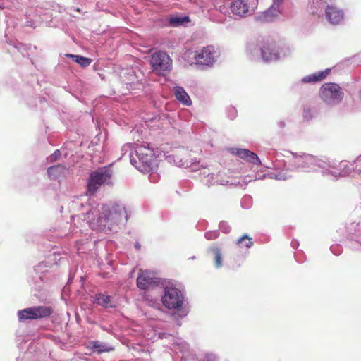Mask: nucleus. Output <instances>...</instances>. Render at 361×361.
I'll return each instance as SVG.
<instances>
[{"instance_id": "nucleus-7", "label": "nucleus", "mask_w": 361, "mask_h": 361, "mask_svg": "<svg viewBox=\"0 0 361 361\" xmlns=\"http://www.w3.org/2000/svg\"><path fill=\"white\" fill-rule=\"evenodd\" d=\"M54 310L50 306H33L18 310L17 312L19 322L36 320L49 317Z\"/></svg>"}, {"instance_id": "nucleus-50", "label": "nucleus", "mask_w": 361, "mask_h": 361, "mask_svg": "<svg viewBox=\"0 0 361 361\" xmlns=\"http://www.w3.org/2000/svg\"><path fill=\"white\" fill-rule=\"evenodd\" d=\"M359 97L361 99V88H360V90L359 91Z\"/></svg>"}, {"instance_id": "nucleus-18", "label": "nucleus", "mask_w": 361, "mask_h": 361, "mask_svg": "<svg viewBox=\"0 0 361 361\" xmlns=\"http://www.w3.org/2000/svg\"><path fill=\"white\" fill-rule=\"evenodd\" d=\"M327 166L325 169H333L330 171V173L334 177L337 176H345L348 174L350 169L348 168V162L346 161H342L338 164V169L335 167V163L330 164L327 162Z\"/></svg>"}, {"instance_id": "nucleus-23", "label": "nucleus", "mask_w": 361, "mask_h": 361, "mask_svg": "<svg viewBox=\"0 0 361 361\" xmlns=\"http://www.w3.org/2000/svg\"><path fill=\"white\" fill-rule=\"evenodd\" d=\"M209 252L214 256V266L216 269L222 267V252L221 250L216 245H212L208 250Z\"/></svg>"}, {"instance_id": "nucleus-47", "label": "nucleus", "mask_w": 361, "mask_h": 361, "mask_svg": "<svg viewBox=\"0 0 361 361\" xmlns=\"http://www.w3.org/2000/svg\"><path fill=\"white\" fill-rule=\"evenodd\" d=\"M277 125L280 128H283L285 126V123L283 121H279Z\"/></svg>"}, {"instance_id": "nucleus-30", "label": "nucleus", "mask_w": 361, "mask_h": 361, "mask_svg": "<svg viewBox=\"0 0 361 361\" xmlns=\"http://www.w3.org/2000/svg\"><path fill=\"white\" fill-rule=\"evenodd\" d=\"M166 158L169 162H171L173 161V163L178 166H182V167H188V164L187 161H183V159H179V157L177 156H168Z\"/></svg>"}, {"instance_id": "nucleus-42", "label": "nucleus", "mask_w": 361, "mask_h": 361, "mask_svg": "<svg viewBox=\"0 0 361 361\" xmlns=\"http://www.w3.org/2000/svg\"><path fill=\"white\" fill-rule=\"evenodd\" d=\"M303 116L305 118L307 119H311L312 116L311 114V110L309 108H305L304 109V111H303Z\"/></svg>"}, {"instance_id": "nucleus-20", "label": "nucleus", "mask_w": 361, "mask_h": 361, "mask_svg": "<svg viewBox=\"0 0 361 361\" xmlns=\"http://www.w3.org/2000/svg\"><path fill=\"white\" fill-rule=\"evenodd\" d=\"M176 99L184 106H189L192 104V100L183 87L175 86L173 89Z\"/></svg>"}, {"instance_id": "nucleus-3", "label": "nucleus", "mask_w": 361, "mask_h": 361, "mask_svg": "<svg viewBox=\"0 0 361 361\" xmlns=\"http://www.w3.org/2000/svg\"><path fill=\"white\" fill-rule=\"evenodd\" d=\"M327 165L325 160L311 154L292 153V157L288 159L286 167L290 171H309L315 170L317 168L325 169Z\"/></svg>"}, {"instance_id": "nucleus-19", "label": "nucleus", "mask_w": 361, "mask_h": 361, "mask_svg": "<svg viewBox=\"0 0 361 361\" xmlns=\"http://www.w3.org/2000/svg\"><path fill=\"white\" fill-rule=\"evenodd\" d=\"M331 70L326 68L324 71H317L306 75L301 79V82L303 83H316L317 82L323 80L330 73Z\"/></svg>"}, {"instance_id": "nucleus-11", "label": "nucleus", "mask_w": 361, "mask_h": 361, "mask_svg": "<svg viewBox=\"0 0 361 361\" xmlns=\"http://www.w3.org/2000/svg\"><path fill=\"white\" fill-rule=\"evenodd\" d=\"M257 0H233L230 6L231 13L239 17L251 15L257 7Z\"/></svg>"}, {"instance_id": "nucleus-45", "label": "nucleus", "mask_w": 361, "mask_h": 361, "mask_svg": "<svg viewBox=\"0 0 361 361\" xmlns=\"http://www.w3.org/2000/svg\"><path fill=\"white\" fill-rule=\"evenodd\" d=\"M299 246V243L298 240H293L291 242V247L293 248V249H297Z\"/></svg>"}, {"instance_id": "nucleus-32", "label": "nucleus", "mask_w": 361, "mask_h": 361, "mask_svg": "<svg viewBox=\"0 0 361 361\" xmlns=\"http://www.w3.org/2000/svg\"><path fill=\"white\" fill-rule=\"evenodd\" d=\"M270 178L276 179L278 180H285L289 177L286 176L283 171H280L277 173H271L269 175Z\"/></svg>"}, {"instance_id": "nucleus-13", "label": "nucleus", "mask_w": 361, "mask_h": 361, "mask_svg": "<svg viewBox=\"0 0 361 361\" xmlns=\"http://www.w3.org/2000/svg\"><path fill=\"white\" fill-rule=\"evenodd\" d=\"M283 0H273V4L269 8L258 16V19L262 22H271L281 12Z\"/></svg>"}, {"instance_id": "nucleus-51", "label": "nucleus", "mask_w": 361, "mask_h": 361, "mask_svg": "<svg viewBox=\"0 0 361 361\" xmlns=\"http://www.w3.org/2000/svg\"><path fill=\"white\" fill-rule=\"evenodd\" d=\"M355 240L359 242L360 243V245H361V239L360 240L356 239Z\"/></svg>"}, {"instance_id": "nucleus-8", "label": "nucleus", "mask_w": 361, "mask_h": 361, "mask_svg": "<svg viewBox=\"0 0 361 361\" xmlns=\"http://www.w3.org/2000/svg\"><path fill=\"white\" fill-rule=\"evenodd\" d=\"M150 63L153 71L158 75H164L172 68V60L164 51H159L151 56Z\"/></svg>"}, {"instance_id": "nucleus-5", "label": "nucleus", "mask_w": 361, "mask_h": 361, "mask_svg": "<svg viewBox=\"0 0 361 361\" xmlns=\"http://www.w3.org/2000/svg\"><path fill=\"white\" fill-rule=\"evenodd\" d=\"M112 171L109 166H104L92 171L87 182V191L90 195L94 194L104 185L111 183Z\"/></svg>"}, {"instance_id": "nucleus-35", "label": "nucleus", "mask_w": 361, "mask_h": 361, "mask_svg": "<svg viewBox=\"0 0 361 361\" xmlns=\"http://www.w3.org/2000/svg\"><path fill=\"white\" fill-rule=\"evenodd\" d=\"M219 228L225 233H228L231 231L230 226L225 221H221L219 223Z\"/></svg>"}, {"instance_id": "nucleus-36", "label": "nucleus", "mask_w": 361, "mask_h": 361, "mask_svg": "<svg viewBox=\"0 0 361 361\" xmlns=\"http://www.w3.org/2000/svg\"><path fill=\"white\" fill-rule=\"evenodd\" d=\"M60 156H61V152L59 149H57L48 157L47 160L49 162H54V161H56L59 158Z\"/></svg>"}, {"instance_id": "nucleus-24", "label": "nucleus", "mask_w": 361, "mask_h": 361, "mask_svg": "<svg viewBox=\"0 0 361 361\" xmlns=\"http://www.w3.org/2000/svg\"><path fill=\"white\" fill-rule=\"evenodd\" d=\"M90 343L92 345V350L98 353L109 352L114 350V348L111 345L99 341H92Z\"/></svg>"}, {"instance_id": "nucleus-28", "label": "nucleus", "mask_w": 361, "mask_h": 361, "mask_svg": "<svg viewBox=\"0 0 361 361\" xmlns=\"http://www.w3.org/2000/svg\"><path fill=\"white\" fill-rule=\"evenodd\" d=\"M236 244L241 248L245 247L248 249L253 245V241L247 235H244L237 240Z\"/></svg>"}, {"instance_id": "nucleus-25", "label": "nucleus", "mask_w": 361, "mask_h": 361, "mask_svg": "<svg viewBox=\"0 0 361 361\" xmlns=\"http://www.w3.org/2000/svg\"><path fill=\"white\" fill-rule=\"evenodd\" d=\"M215 173H211L208 169H204L200 172L202 180L208 186L216 185Z\"/></svg>"}, {"instance_id": "nucleus-26", "label": "nucleus", "mask_w": 361, "mask_h": 361, "mask_svg": "<svg viewBox=\"0 0 361 361\" xmlns=\"http://www.w3.org/2000/svg\"><path fill=\"white\" fill-rule=\"evenodd\" d=\"M190 18L188 16H171L169 18V23L171 26L176 27L188 23Z\"/></svg>"}, {"instance_id": "nucleus-46", "label": "nucleus", "mask_w": 361, "mask_h": 361, "mask_svg": "<svg viewBox=\"0 0 361 361\" xmlns=\"http://www.w3.org/2000/svg\"><path fill=\"white\" fill-rule=\"evenodd\" d=\"M168 336H171V335H169V334H166V333H159V336H159V338L160 339H163V338H166Z\"/></svg>"}, {"instance_id": "nucleus-12", "label": "nucleus", "mask_w": 361, "mask_h": 361, "mask_svg": "<svg viewBox=\"0 0 361 361\" xmlns=\"http://www.w3.org/2000/svg\"><path fill=\"white\" fill-rule=\"evenodd\" d=\"M164 279L154 276V273L145 270L141 271L137 279V286L142 290H146L151 286L161 285Z\"/></svg>"}, {"instance_id": "nucleus-10", "label": "nucleus", "mask_w": 361, "mask_h": 361, "mask_svg": "<svg viewBox=\"0 0 361 361\" xmlns=\"http://www.w3.org/2000/svg\"><path fill=\"white\" fill-rule=\"evenodd\" d=\"M259 49L261 57L266 62L275 61L286 56L282 49L273 41L262 42Z\"/></svg>"}, {"instance_id": "nucleus-14", "label": "nucleus", "mask_w": 361, "mask_h": 361, "mask_svg": "<svg viewBox=\"0 0 361 361\" xmlns=\"http://www.w3.org/2000/svg\"><path fill=\"white\" fill-rule=\"evenodd\" d=\"M324 16L329 23L338 25L343 21L344 14L343 10L340 9L332 2L324 11Z\"/></svg>"}, {"instance_id": "nucleus-37", "label": "nucleus", "mask_w": 361, "mask_h": 361, "mask_svg": "<svg viewBox=\"0 0 361 361\" xmlns=\"http://www.w3.org/2000/svg\"><path fill=\"white\" fill-rule=\"evenodd\" d=\"M228 116L233 120L237 116V110L234 107H230L228 110Z\"/></svg>"}, {"instance_id": "nucleus-22", "label": "nucleus", "mask_w": 361, "mask_h": 361, "mask_svg": "<svg viewBox=\"0 0 361 361\" xmlns=\"http://www.w3.org/2000/svg\"><path fill=\"white\" fill-rule=\"evenodd\" d=\"M93 302L104 308L115 307V305L112 303V297L104 293L96 294L94 296Z\"/></svg>"}, {"instance_id": "nucleus-16", "label": "nucleus", "mask_w": 361, "mask_h": 361, "mask_svg": "<svg viewBox=\"0 0 361 361\" xmlns=\"http://www.w3.org/2000/svg\"><path fill=\"white\" fill-rule=\"evenodd\" d=\"M231 150L232 154H235L240 159H243L250 164L259 166L262 164L259 157L255 153L247 149L233 148Z\"/></svg>"}, {"instance_id": "nucleus-1", "label": "nucleus", "mask_w": 361, "mask_h": 361, "mask_svg": "<svg viewBox=\"0 0 361 361\" xmlns=\"http://www.w3.org/2000/svg\"><path fill=\"white\" fill-rule=\"evenodd\" d=\"M84 210L81 214L72 216L82 219L92 229L98 231L108 232L114 230V226L126 222L128 218L125 206L119 202H109L99 205L96 202L84 204L80 203Z\"/></svg>"}, {"instance_id": "nucleus-43", "label": "nucleus", "mask_w": 361, "mask_h": 361, "mask_svg": "<svg viewBox=\"0 0 361 361\" xmlns=\"http://www.w3.org/2000/svg\"><path fill=\"white\" fill-rule=\"evenodd\" d=\"M251 200V198L250 196H245L243 198L242 200V205L243 207H245V206L243 205L244 202H245V201H250ZM250 205L249 204H247V205L245 207V208H249Z\"/></svg>"}, {"instance_id": "nucleus-39", "label": "nucleus", "mask_w": 361, "mask_h": 361, "mask_svg": "<svg viewBox=\"0 0 361 361\" xmlns=\"http://www.w3.org/2000/svg\"><path fill=\"white\" fill-rule=\"evenodd\" d=\"M121 152L123 156L128 152H130V154H133L132 152V146L130 144L124 145L121 148Z\"/></svg>"}, {"instance_id": "nucleus-27", "label": "nucleus", "mask_w": 361, "mask_h": 361, "mask_svg": "<svg viewBox=\"0 0 361 361\" xmlns=\"http://www.w3.org/2000/svg\"><path fill=\"white\" fill-rule=\"evenodd\" d=\"M68 57L71 58L73 61L80 64L82 67H87L90 65L92 60L90 58L79 55L68 54Z\"/></svg>"}, {"instance_id": "nucleus-15", "label": "nucleus", "mask_w": 361, "mask_h": 361, "mask_svg": "<svg viewBox=\"0 0 361 361\" xmlns=\"http://www.w3.org/2000/svg\"><path fill=\"white\" fill-rule=\"evenodd\" d=\"M171 350L176 354L180 353L181 359L184 360V361L188 360L190 356H193V355L190 353L188 344L182 338H177L176 341L171 344Z\"/></svg>"}, {"instance_id": "nucleus-44", "label": "nucleus", "mask_w": 361, "mask_h": 361, "mask_svg": "<svg viewBox=\"0 0 361 361\" xmlns=\"http://www.w3.org/2000/svg\"><path fill=\"white\" fill-rule=\"evenodd\" d=\"M8 7V5L4 0H0V8L1 9H4Z\"/></svg>"}, {"instance_id": "nucleus-17", "label": "nucleus", "mask_w": 361, "mask_h": 361, "mask_svg": "<svg viewBox=\"0 0 361 361\" xmlns=\"http://www.w3.org/2000/svg\"><path fill=\"white\" fill-rule=\"evenodd\" d=\"M333 0H311L308 6L310 13L321 15Z\"/></svg>"}, {"instance_id": "nucleus-48", "label": "nucleus", "mask_w": 361, "mask_h": 361, "mask_svg": "<svg viewBox=\"0 0 361 361\" xmlns=\"http://www.w3.org/2000/svg\"><path fill=\"white\" fill-rule=\"evenodd\" d=\"M135 248L137 250H140V245L138 243H135Z\"/></svg>"}, {"instance_id": "nucleus-41", "label": "nucleus", "mask_w": 361, "mask_h": 361, "mask_svg": "<svg viewBox=\"0 0 361 361\" xmlns=\"http://www.w3.org/2000/svg\"><path fill=\"white\" fill-rule=\"evenodd\" d=\"M331 251L332 252L333 254H334L335 255H338L341 253V248L339 245H332L331 247Z\"/></svg>"}, {"instance_id": "nucleus-33", "label": "nucleus", "mask_w": 361, "mask_h": 361, "mask_svg": "<svg viewBox=\"0 0 361 361\" xmlns=\"http://www.w3.org/2000/svg\"><path fill=\"white\" fill-rule=\"evenodd\" d=\"M219 233L218 231H209L204 233V237L207 240H215L219 237Z\"/></svg>"}, {"instance_id": "nucleus-29", "label": "nucleus", "mask_w": 361, "mask_h": 361, "mask_svg": "<svg viewBox=\"0 0 361 361\" xmlns=\"http://www.w3.org/2000/svg\"><path fill=\"white\" fill-rule=\"evenodd\" d=\"M261 45L262 42L259 44L256 43L255 42H250L247 45L246 50L249 54L254 57L260 52L259 47Z\"/></svg>"}, {"instance_id": "nucleus-40", "label": "nucleus", "mask_w": 361, "mask_h": 361, "mask_svg": "<svg viewBox=\"0 0 361 361\" xmlns=\"http://www.w3.org/2000/svg\"><path fill=\"white\" fill-rule=\"evenodd\" d=\"M203 361H217V357L213 353H207L205 355Z\"/></svg>"}, {"instance_id": "nucleus-2", "label": "nucleus", "mask_w": 361, "mask_h": 361, "mask_svg": "<svg viewBox=\"0 0 361 361\" xmlns=\"http://www.w3.org/2000/svg\"><path fill=\"white\" fill-rule=\"evenodd\" d=\"M130 158L131 164L142 173H148L158 166V161L148 144L137 145L135 153L130 154Z\"/></svg>"}, {"instance_id": "nucleus-4", "label": "nucleus", "mask_w": 361, "mask_h": 361, "mask_svg": "<svg viewBox=\"0 0 361 361\" xmlns=\"http://www.w3.org/2000/svg\"><path fill=\"white\" fill-rule=\"evenodd\" d=\"M161 286L164 288V295L161 298L164 306L169 310H179L184 300L183 291L177 288L171 281L166 279L161 282Z\"/></svg>"}, {"instance_id": "nucleus-49", "label": "nucleus", "mask_w": 361, "mask_h": 361, "mask_svg": "<svg viewBox=\"0 0 361 361\" xmlns=\"http://www.w3.org/2000/svg\"><path fill=\"white\" fill-rule=\"evenodd\" d=\"M357 161H361V155L357 158Z\"/></svg>"}, {"instance_id": "nucleus-34", "label": "nucleus", "mask_w": 361, "mask_h": 361, "mask_svg": "<svg viewBox=\"0 0 361 361\" xmlns=\"http://www.w3.org/2000/svg\"><path fill=\"white\" fill-rule=\"evenodd\" d=\"M47 267V262H42L35 267V271L37 274H42L47 271L44 270V268Z\"/></svg>"}, {"instance_id": "nucleus-9", "label": "nucleus", "mask_w": 361, "mask_h": 361, "mask_svg": "<svg viewBox=\"0 0 361 361\" xmlns=\"http://www.w3.org/2000/svg\"><path fill=\"white\" fill-rule=\"evenodd\" d=\"M219 56L218 49L212 45H209L204 47L200 51H195L194 59L198 65L212 67L216 61Z\"/></svg>"}, {"instance_id": "nucleus-52", "label": "nucleus", "mask_w": 361, "mask_h": 361, "mask_svg": "<svg viewBox=\"0 0 361 361\" xmlns=\"http://www.w3.org/2000/svg\"><path fill=\"white\" fill-rule=\"evenodd\" d=\"M195 258V257H192L190 259H194Z\"/></svg>"}, {"instance_id": "nucleus-31", "label": "nucleus", "mask_w": 361, "mask_h": 361, "mask_svg": "<svg viewBox=\"0 0 361 361\" xmlns=\"http://www.w3.org/2000/svg\"><path fill=\"white\" fill-rule=\"evenodd\" d=\"M215 178V182L217 185H226L229 183L227 178L224 177L221 173H216Z\"/></svg>"}, {"instance_id": "nucleus-21", "label": "nucleus", "mask_w": 361, "mask_h": 361, "mask_svg": "<svg viewBox=\"0 0 361 361\" xmlns=\"http://www.w3.org/2000/svg\"><path fill=\"white\" fill-rule=\"evenodd\" d=\"M67 172L66 167L61 164L50 166L47 169V174L51 179L60 178L64 176Z\"/></svg>"}, {"instance_id": "nucleus-6", "label": "nucleus", "mask_w": 361, "mask_h": 361, "mask_svg": "<svg viewBox=\"0 0 361 361\" xmlns=\"http://www.w3.org/2000/svg\"><path fill=\"white\" fill-rule=\"evenodd\" d=\"M319 94L321 99L328 106L338 104L344 97L342 88L334 82L322 85L319 90Z\"/></svg>"}, {"instance_id": "nucleus-38", "label": "nucleus", "mask_w": 361, "mask_h": 361, "mask_svg": "<svg viewBox=\"0 0 361 361\" xmlns=\"http://www.w3.org/2000/svg\"><path fill=\"white\" fill-rule=\"evenodd\" d=\"M149 173V180L150 182L152 183H156L159 180V175L154 172V171H152Z\"/></svg>"}]
</instances>
